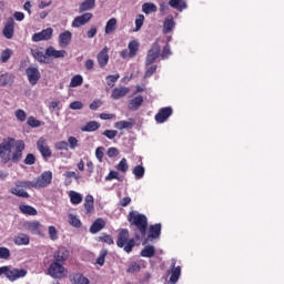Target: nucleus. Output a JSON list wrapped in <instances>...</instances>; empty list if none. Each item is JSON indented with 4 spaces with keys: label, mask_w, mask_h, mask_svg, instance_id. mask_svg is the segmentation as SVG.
Here are the masks:
<instances>
[{
    "label": "nucleus",
    "mask_w": 284,
    "mask_h": 284,
    "mask_svg": "<svg viewBox=\"0 0 284 284\" xmlns=\"http://www.w3.org/2000/svg\"><path fill=\"white\" fill-rule=\"evenodd\" d=\"M103 227H105V220L99 217L92 223V225L90 227V232H91V234H97V233L101 232V230H103Z\"/></svg>",
    "instance_id": "4be33fe9"
},
{
    "label": "nucleus",
    "mask_w": 284,
    "mask_h": 284,
    "mask_svg": "<svg viewBox=\"0 0 284 284\" xmlns=\"http://www.w3.org/2000/svg\"><path fill=\"white\" fill-rule=\"evenodd\" d=\"M116 81H119V74L106 77V84L109 85V88H114Z\"/></svg>",
    "instance_id": "603ef678"
},
{
    "label": "nucleus",
    "mask_w": 284,
    "mask_h": 284,
    "mask_svg": "<svg viewBox=\"0 0 284 284\" xmlns=\"http://www.w3.org/2000/svg\"><path fill=\"white\" fill-rule=\"evenodd\" d=\"M49 236L51 241H58L59 240V231H57V227L49 226Z\"/></svg>",
    "instance_id": "3c124183"
},
{
    "label": "nucleus",
    "mask_w": 284,
    "mask_h": 284,
    "mask_svg": "<svg viewBox=\"0 0 284 284\" xmlns=\"http://www.w3.org/2000/svg\"><path fill=\"white\" fill-rule=\"evenodd\" d=\"M91 19H92V13H84L82 16L75 17L71 26L72 28H81V26H85V23H90Z\"/></svg>",
    "instance_id": "4468645a"
},
{
    "label": "nucleus",
    "mask_w": 284,
    "mask_h": 284,
    "mask_svg": "<svg viewBox=\"0 0 284 284\" xmlns=\"http://www.w3.org/2000/svg\"><path fill=\"white\" fill-rule=\"evenodd\" d=\"M68 143L71 150H77V148H79V140L74 136H69Z\"/></svg>",
    "instance_id": "5fc2aeb1"
},
{
    "label": "nucleus",
    "mask_w": 284,
    "mask_h": 284,
    "mask_svg": "<svg viewBox=\"0 0 284 284\" xmlns=\"http://www.w3.org/2000/svg\"><path fill=\"white\" fill-rule=\"evenodd\" d=\"M27 125H29L30 128H41V121L37 120V118L34 116H29Z\"/></svg>",
    "instance_id": "09e8293b"
},
{
    "label": "nucleus",
    "mask_w": 284,
    "mask_h": 284,
    "mask_svg": "<svg viewBox=\"0 0 284 284\" xmlns=\"http://www.w3.org/2000/svg\"><path fill=\"white\" fill-rule=\"evenodd\" d=\"M115 30H116V18H111L105 24L104 32L105 34H112V32H114Z\"/></svg>",
    "instance_id": "7c9ffc66"
},
{
    "label": "nucleus",
    "mask_w": 284,
    "mask_h": 284,
    "mask_svg": "<svg viewBox=\"0 0 284 284\" xmlns=\"http://www.w3.org/2000/svg\"><path fill=\"white\" fill-rule=\"evenodd\" d=\"M3 34L7 39H12V37H14V19H8L7 24L3 29Z\"/></svg>",
    "instance_id": "412c9836"
},
{
    "label": "nucleus",
    "mask_w": 284,
    "mask_h": 284,
    "mask_svg": "<svg viewBox=\"0 0 284 284\" xmlns=\"http://www.w3.org/2000/svg\"><path fill=\"white\" fill-rule=\"evenodd\" d=\"M129 52H130V59L136 57V52H139V41L132 40L129 42Z\"/></svg>",
    "instance_id": "f704fd0d"
},
{
    "label": "nucleus",
    "mask_w": 284,
    "mask_h": 284,
    "mask_svg": "<svg viewBox=\"0 0 284 284\" xmlns=\"http://www.w3.org/2000/svg\"><path fill=\"white\" fill-rule=\"evenodd\" d=\"M65 176V185H70V183H72V179H74L75 181H79L81 179V175L77 174V172L74 171H67L64 173Z\"/></svg>",
    "instance_id": "473e14b6"
},
{
    "label": "nucleus",
    "mask_w": 284,
    "mask_h": 284,
    "mask_svg": "<svg viewBox=\"0 0 284 284\" xmlns=\"http://www.w3.org/2000/svg\"><path fill=\"white\" fill-rule=\"evenodd\" d=\"M0 258L3 261L10 258V250L8 247H0Z\"/></svg>",
    "instance_id": "864d4df0"
},
{
    "label": "nucleus",
    "mask_w": 284,
    "mask_h": 284,
    "mask_svg": "<svg viewBox=\"0 0 284 284\" xmlns=\"http://www.w3.org/2000/svg\"><path fill=\"white\" fill-rule=\"evenodd\" d=\"M133 174L138 180L143 179V176H145V168H143L142 165L134 166Z\"/></svg>",
    "instance_id": "79ce46f5"
},
{
    "label": "nucleus",
    "mask_w": 284,
    "mask_h": 284,
    "mask_svg": "<svg viewBox=\"0 0 284 284\" xmlns=\"http://www.w3.org/2000/svg\"><path fill=\"white\" fill-rule=\"evenodd\" d=\"M28 276V271L26 268H17L12 265L7 266V275L6 278L11 283L14 281H19V278H26Z\"/></svg>",
    "instance_id": "423d86ee"
},
{
    "label": "nucleus",
    "mask_w": 284,
    "mask_h": 284,
    "mask_svg": "<svg viewBox=\"0 0 284 284\" xmlns=\"http://www.w3.org/2000/svg\"><path fill=\"white\" fill-rule=\"evenodd\" d=\"M116 245L118 247H123L126 254H130V252H132V250L134 248L135 242H134V239L130 240V231L125 229L120 231L118 235Z\"/></svg>",
    "instance_id": "7ed1b4c3"
},
{
    "label": "nucleus",
    "mask_w": 284,
    "mask_h": 284,
    "mask_svg": "<svg viewBox=\"0 0 284 284\" xmlns=\"http://www.w3.org/2000/svg\"><path fill=\"white\" fill-rule=\"evenodd\" d=\"M27 190H32L30 181H17L10 189V194L19 196L20 199H30V194L26 192Z\"/></svg>",
    "instance_id": "39448f33"
},
{
    "label": "nucleus",
    "mask_w": 284,
    "mask_h": 284,
    "mask_svg": "<svg viewBox=\"0 0 284 284\" xmlns=\"http://www.w3.org/2000/svg\"><path fill=\"white\" fill-rule=\"evenodd\" d=\"M130 93V89L128 87H120L113 89L111 93V98L114 99V101H118V99H123L126 94Z\"/></svg>",
    "instance_id": "6ab92c4d"
},
{
    "label": "nucleus",
    "mask_w": 284,
    "mask_h": 284,
    "mask_svg": "<svg viewBox=\"0 0 284 284\" xmlns=\"http://www.w3.org/2000/svg\"><path fill=\"white\" fill-rule=\"evenodd\" d=\"M97 3V0H85L80 4V12H88V10H92Z\"/></svg>",
    "instance_id": "e433bc0d"
},
{
    "label": "nucleus",
    "mask_w": 284,
    "mask_h": 284,
    "mask_svg": "<svg viewBox=\"0 0 284 284\" xmlns=\"http://www.w3.org/2000/svg\"><path fill=\"white\" fill-rule=\"evenodd\" d=\"M84 209L87 210L88 214L94 212V196L87 195L84 199Z\"/></svg>",
    "instance_id": "c85d7f7f"
},
{
    "label": "nucleus",
    "mask_w": 284,
    "mask_h": 284,
    "mask_svg": "<svg viewBox=\"0 0 284 284\" xmlns=\"http://www.w3.org/2000/svg\"><path fill=\"white\" fill-rule=\"evenodd\" d=\"M37 148L40 154L43 156V159H50V156H52V150H50V146L48 145V141L45 140V138H40L38 140Z\"/></svg>",
    "instance_id": "9b49d317"
},
{
    "label": "nucleus",
    "mask_w": 284,
    "mask_h": 284,
    "mask_svg": "<svg viewBox=\"0 0 284 284\" xmlns=\"http://www.w3.org/2000/svg\"><path fill=\"white\" fill-rule=\"evenodd\" d=\"M19 210L22 214H27V216H37L38 214L37 209L26 204L20 205Z\"/></svg>",
    "instance_id": "cd10ccee"
},
{
    "label": "nucleus",
    "mask_w": 284,
    "mask_h": 284,
    "mask_svg": "<svg viewBox=\"0 0 284 284\" xmlns=\"http://www.w3.org/2000/svg\"><path fill=\"white\" fill-rule=\"evenodd\" d=\"M52 183V172L44 171L40 176L36 178L32 181H29V185L31 190H43V187H48Z\"/></svg>",
    "instance_id": "20e7f679"
},
{
    "label": "nucleus",
    "mask_w": 284,
    "mask_h": 284,
    "mask_svg": "<svg viewBox=\"0 0 284 284\" xmlns=\"http://www.w3.org/2000/svg\"><path fill=\"white\" fill-rule=\"evenodd\" d=\"M129 222L131 225H135L141 232V235L145 237V232L148 231V217L136 211H132L129 214Z\"/></svg>",
    "instance_id": "f03ea898"
},
{
    "label": "nucleus",
    "mask_w": 284,
    "mask_h": 284,
    "mask_svg": "<svg viewBox=\"0 0 284 284\" xmlns=\"http://www.w3.org/2000/svg\"><path fill=\"white\" fill-rule=\"evenodd\" d=\"M10 57H12V49H6L1 52L0 61H2V63H8Z\"/></svg>",
    "instance_id": "49530a36"
},
{
    "label": "nucleus",
    "mask_w": 284,
    "mask_h": 284,
    "mask_svg": "<svg viewBox=\"0 0 284 284\" xmlns=\"http://www.w3.org/2000/svg\"><path fill=\"white\" fill-rule=\"evenodd\" d=\"M59 105H61L60 101H52L49 104L50 112H54V110H59Z\"/></svg>",
    "instance_id": "338daca9"
},
{
    "label": "nucleus",
    "mask_w": 284,
    "mask_h": 284,
    "mask_svg": "<svg viewBox=\"0 0 284 284\" xmlns=\"http://www.w3.org/2000/svg\"><path fill=\"white\" fill-rule=\"evenodd\" d=\"M73 284H90V280L83 274H75L72 278Z\"/></svg>",
    "instance_id": "a19ab883"
},
{
    "label": "nucleus",
    "mask_w": 284,
    "mask_h": 284,
    "mask_svg": "<svg viewBox=\"0 0 284 284\" xmlns=\"http://www.w3.org/2000/svg\"><path fill=\"white\" fill-rule=\"evenodd\" d=\"M171 266H172V270H171L170 283L176 284L179 282V278H181V266H176L175 261L172 262Z\"/></svg>",
    "instance_id": "a211bd4d"
},
{
    "label": "nucleus",
    "mask_w": 284,
    "mask_h": 284,
    "mask_svg": "<svg viewBox=\"0 0 284 284\" xmlns=\"http://www.w3.org/2000/svg\"><path fill=\"white\" fill-rule=\"evenodd\" d=\"M69 223L73 227H79L81 225V220L74 214H69Z\"/></svg>",
    "instance_id": "8fccbe9b"
},
{
    "label": "nucleus",
    "mask_w": 284,
    "mask_h": 284,
    "mask_svg": "<svg viewBox=\"0 0 284 284\" xmlns=\"http://www.w3.org/2000/svg\"><path fill=\"white\" fill-rule=\"evenodd\" d=\"M108 256V250H102L98 256V258L95 260L97 265H100L101 267H103V265H105V257Z\"/></svg>",
    "instance_id": "a18cd8bd"
},
{
    "label": "nucleus",
    "mask_w": 284,
    "mask_h": 284,
    "mask_svg": "<svg viewBox=\"0 0 284 284\" xmlns=\"http://www.w3.org/2000/svg\"><path fill=\"white\" fill-rule=\"evenodd\" d=\"M156 10H159V8L152 2H145L142 4V12H144V14H152V12H156Z\"/></svg>",
    "instance_id": "2f4dec72"
},
{
    "label": "nucleus",
    "mask_w": 284,
    "mask_h": 284,
    "mask_svg": "<svg viewBox=\"0 0 284 284\" xmlns=\"http://www.w3.org/2000/svg\"><path fill=\"white\" fill-rule=\"evenodd\" d=\"M26 74L30 85H37V83H39V79H41V72L36 67H29L26 70Z\"/></svg>",
    "instance_id": "f8f14e48"
},
{
    "label": "nucleus",
    "mask_w": 284,
    "mask_h": 284,
    "mask_svg": "<svg viewBox=\"0 0 284 284\" xmlns=\"http://www.w3.org/2000/svg\"><path fill=\"white\" fill-rule=\"evenodd\" d=\"M101 105H103V103L101 102V100H94L90 105V110H99V108H101Z\"/></svg>",
    "instance_id": "69168bd1"
},
{
    "label": "nucleus",
    "mask_w": 284,
    "mask_h": 284,
    "mask_svg": "<svg viewBox=\"0 0 284 284\" xmlns=\"http://www.w3.org/2000/svg\"><path fill=\"white\" fill-rule=\"evenodd\" d=\"M83 109V102L81 101H74L70 104V110H82Z\"/></svg>",
    "instance_id": "052dcab7"
},
{
    "label": "nucleus",
    "mask_w": 284,
    "mask_h": 284,
    "mask_svg": "<svg viewBox=\"0 0 284 284\" xmlns=\"http://www.w3.org/2000/svg\"><path fill=\"white\" fill-rule=\"evenodd\" d=\"M54 30L52 28H47L32 36L33 43H39V41H50L52 39Z\"/></svg>",
    "instance_id": "9d476101"
},
{
    "label": "nucleus",
    "mask_w": 284,
    "mask_h": 284,
    "mask_svg": "<svg viewBox=\"0 0 284 284\" xmlns=\"http://www.w3.org/2000/svg\"><path fill=\"white\" fill-rule=\"evenodd\" d=\"M116 130H132L134 128V120L129 121L122 120L114 123Z\"/></svg>",
    "instance_id": "5701e85b"
},
{
    "label": "nucleus",
    "mask_w": 284,
    "mask_h": 284,
    "mask_svg": "<svg viewBox=\"0 0 284 284\" xmlns=\"http://www.w3.org/2000/svg\"><path fill=\"white\" fill-rule=\"evenodd\" d=\"M141 271V265L139 263L134 262L130 265L128 272L134 273V272H140Z\"/></svg>",
    "instance_id": "0e129e2a"
},
{
    "label": "nucleus",
    "mask_w": 284,
    "mask_h": 284,
    "mask_svg": "<svg viewBox=\"0 0 284 284\" xmlns=\"http://www.w3.org/2000/svg\"><path fill=\"white\" fill-rule=\"evenodd\" d=\"M84 67H85L87 70H94V60L88 59L84 62Z\"/></svg>",
    "instance_id": "774afa93"
},
{
    "label": "nucleus",
    "mask_w": 284,
    "mask_h": 284,
    "mask_svg": "<svg viewBox=\"0 0 284 284\" xmlns=\"http://www.w3.org/2000/svg\"><path fill=\"white\" fill-rule=\"evenodd\" d=\"M48 272L52 278H65V276H68V270L60 262L53 261L49 266Z\"/></svg>",
    "instance_id": "0eeeda50"
},
{
    "label": "nucleus",
    "mask_w": 284,
    "mask_h": 284,
    "mask_svg": "<svg viewBox=\"0 0 284 284\" xmlns=\"http://www.w3.org/2000/svg\"><path fill=\"white\" fill-rule=\"evenodd\" d=\"M155 252H156V248H154V246L152 245H149L141 251V256H143L144 258H152Z\"/></svg>",
    "instance_id": "c9c22d12"
},
{
    "label": "nucleus",
    "mask_w": 284,
    "mask_h": 284,
    "mask_svg": "<svg viewBox=\"0 0 284 284\" xmlns=\"http://www.w3.org/2000/svg\"><path fill=\"white\" fill-rule=\"evenodd\" d=\"M104 152H105V149L102 148V146H100V148H98V149L95 150V156H97L98 161H100V163H101V161H103V154H104Z\"/></svg>",
    "instance_id": "bf43d9fd"
},
{
    "label": "nucleus",
    "mask_w": 284,
    "mask_h": 284,
    "mask_svg": "<svg viewBox=\"0 0 284 284\" xmlns=\"http://www.w3.org/2000/svg\"><path fill=\"white\" fill-rule=\"evenodd\" d=\"M23 150H26V143L22 140L16 141L8 138L0 144V159L3 163H8V161L19 163L23 156Z\"/></svg>",
    "instance_id": "f257e3e1"
},
{
    "label": "nucleus",
    "mask_w": 284,
    "mask_h": 284,
    "mask_svg": "<svg viewBox=\"0 0 284 284\" xmlns=\"http://www.w3.org/2000/svg\"><path fill=\"white\" fill-rule=\"evenodd\" d=\"M149 232V239H159L161 236V224L151 225Z\"/></svg>",
    "instance_id": "c756f323"
},
{
    "label": "nucleus",
    "mask_w": 284,
    "mask_h": 284,
    "mask_svg": "<svg viewBox=\"0 0 284 284\" xmlns=\"http://www.w3.org/2000/svg\"><path fill=\"white\" fill-rule=\"evenodd\" d=\"M161 57V44L159 42L153 43L151 50L148 52L145 64L152 65L158 58Z\"/></svg>",
    "instance_id": "1a4fd4ad"
},
{
    "label": "nucleus",
    "mask_w": 284,
    "mask_h": 284,
    "mask_svg": "<svg viewBox=\"0 0 284 284\" xmlns=\"http://www.w3.org/2000/svg\"><path fill=\"white\" fill-rule=\"evenodd\" d=\"M106 154H108V156H110V159H112L114 156H119V149L109 148Z\"/></svg>",
    "instance_id": "680f3d73"
},
{
    "label": "nucleus",
    "mask_w": 284,
    "mask_h": 284,
    "mask_svg": "<svg viewBox=\"0 0 284 284\" xmlns=\"http://www.w3.org/2000/svg\"><path fill=\"white\" fill-rule=\"evenodd\" d=\"M14 116L21 123H23V121H26V119H28V114L26 113V111H23L21 109L16 110Z\"/></svg>",
    "instance_id": "de8ad7c7"
},
{
    "label": "nucleus",
    "mask_w": 284,
    "mask_h": 284,
    "mask_svg": "<svg viewBox=\"0 0 284 284\" xmlns=\"http://www.w3.org/2000/svg\"><path fill=\"white\" fill-rule=\"evenodd\" d=\"M80 85H83V75L77 74L71 79L69 87L79 88Z\"/></svg>",
    "instance_id": "ea45409f"
},
{
    "label": "nucleus",
    "mask_w": 284,
    "mask_h": 284,
    "mask_svg": "<svg viewBox=\"0 0 284 284\" xmlns=\"http://www.w3.org/2000/svg\"><path fill=\"white\" fill-rule=\"evenodd\" d=\"M72 42V32H70L69 30L63 31L62 33L59 34V47L60 48H68V45H70V43Z\"/></svg>",
    "instance_id": "dca6fc26"
},
{
    "label": "nucleus",
    "mask_w": 284,
    "mask_h": 284,
    "mask_svg": "<svg viewBox=\"0 0 284 284\" xmlns=\"http://www.w3.org/2000/svg\"><path fill=\"white\" fill-rule=\"evenodd\" d=\"M16 245H30V236L26 233H20L13 239Z\"/></svg>",
    "instance_id": "b1692460"
},
{
    "label": "nucleus",
    "mask_w": 284,
    "mask_h": 284,
    "mask_svg": "<svg viewBox=\"0 0 284 284\" xmlns=\"http://www.w3.org/2000/svg\"><path fill=\"white\" fill-rule=\"evenodd\" d=\"M115 179L116 181H121V178H119V172L116 171H111L106 176L105 181H113Z\"/></svg>",
    "instance_id": "4d7b16f0"
},
{
    "label": "nucleus",
    "mask_w": 284,
    "mask_h": 284,
    "mask_svg": "<svg viewBox=\"0 0 284 284\" xmlns=\"http://www.w3.org/2000/svg\"><path fill=\"white\" fill-rule=\"evenodd\" d=\"M69 199L72 205H80V203H83V195L77 191H70Z\"/></svg>",
    "instance_id": "393cba45"
},
{
    "label": "nucleus",
    "mask_w": 284,
    "mask_h": 284,
    "mask_svg": "<svg viewBox=\"0 0 284 284\" xmlns=\"http://www.w3.org/2000/svg\"><path fill=\"white\" fill-rule=\"evenodd\" d=\"M45 54L49 59H65V57H68V51L57 50L54 47H49L45 49Z\"/></svg>",
    "instance_id": "ddd939ff"
},
{
    "label": "nucleus",
    "mask_w": 284,
    "mask_h": 284,
    "mask_svg": "<svg viewBox=\"0 0 284 284\" xmlns=\"http://www.w3.org/2000/svg\"><path fill=\"white\" fill-rule=\"evenodd\" d=\"M99 241H102V243H106V245H114V240H112V236L110 235L100 236Z\"/></svg>",
    "instance_id": "13d9d810"
},
{
    "label": "nucleus",
    "mask_w": 284,
    "mask_h": 284,
    "mask_svg": "<svg viewBox=\"0 0 284 284\" xmlns=\"http://www.w3.org/2000/svg\"><path fill=\"white\" fill-rule=\"evenodd\" d=\"M24 230L30 232L31 234H36L37 236H45V232L43 231V225L39 223V221H28L23 224Z\"/></svg>",
    "instance_id": "6e6552de"
},
{
    "label": "nucleus",
    "mask_w": 284,
    "mask_h": 284,
    "mask_svg": "<svg viewBox=\"0 0 284 284\" xmlns=\"http://www.w3.org/2000/svg\"><path fill=\"white\" fill-rule=\"evenodd\" d=\"M108 61H110V55H108V47H104L98 54V63L100 68H105L108 65Z\"/></svg>",
    "instance_id": "aec40b11"
},
{
    "label": "nucleus",
    "mask_w": 284,
    "mask_h": 284,
    "mask_svg": "<svg viewBox=\"0 0 284 284\" xmlns=\"http://www.w3.org/2000/svg\"><path fill=\"white\" fill-rule=\"evenodd\" d=\"M140 105H143V97H141V95H139L130 101L129 110H139Z\"/></svg>",
    "instance_id": "72a5a7b5"
},
{
    "label": "nucleus",
    "mask_w": 284,
    "mask_h": 284,
    "mask_svg": "<svg viewBox=\"0 0 284 284\" xmlns=\"http://www.w3.org/2000/svg\"><path fill=\"white\" fill-rule=\"evenodd\" d=\"M103 136H106V139H114L116 134H119V131L116 130H105L103 133Z\"/></svg>",
    "instance_id": "6e6d98bb"
},
{
    "label": "nucleus",
    "mask_w": 284,
    "mask_h": 284,
    "mask_svg": "<svg viewBox=\"0 0 284 284\" xmlns=\"http://www.w3.org/2000/svg\"><path fill=\"white\" fill-rule=\"evenodd\" d=\"M55 150H68V142L60 141L54 144Z\"/></svg>",
    "instance_id": "e2e57ef3"
},
{
    "label": "nucleus",
    "mask_w": 284,
    "mask_h": 284,
    "mask_svg": "<svg viewBox=\"0 0 284 284\" xmlns=\"http://www.w3.org/2000/svg\"><path fill=\"white\" fill-rule=\"evenodd\" d=\"M115 168L118 172H123V173L130 170V165H128V160L125 158H123Z\"/></svg>",
    "instance_id": "c03bdc74"
},
{
    "label": "nucleus",
    "mask_w": 284,
    "mask_h": 284,
    "mask_svg": "<svg viewBox=\"0 0 284 284\" xmlns=\"http://www.w3.org/2000/svg\"><path fill=\"white\" fill-rule=\"evenodd\" d=\"M145 22V16L143 14H138L135 18V28H134V32H139V30H141V28H143V23Z\"/></svg>",
    "instance_id": "37998d69"
},
{
    "label": "nucleus",
    "mask_w": 284,
    "mask_h": 284,
    "mask_svg": "<svg viewBox=\"0 0 284 284\" xmlns=\"http://www.w3.org/2000/svg\"><path fill=\"white\" fill-rule=\"evenodd\" d=\"M68 256H70V252L65 247H59L53 254V262L63 264L64 261H68Z\"/></svg>",
    "instance_id": "2eb2a0df"
},
{
    "label": "nucleus",
    "mask_w": 284,
    "mask_h": 284,
    "mask_svg": "<svg viewBox=\"0 0 284 284\" xmlns=\"http://www.w3.org/2000/svg\"><path fill=\"white\" fill-rule=\"evenodd\" d=\"M33 57L36 61H39V63H50L48 54H45V52L43 53V51H40V50L33 51Z\"/></svg>",
    "instance_id": "bb28decb"
},
{
    "label": "nucleus",
    "mask_w": 284,
    "mask_h": 284,
    "mask_svg": "<svg viewBox=\"0 0 284 284\" xmlns=\"http://www.w3.org/2000/svg\"><path fill=\"white\" fill-rule=\"evenodd\" d=\"M98 128H101L99 122L91 121V122L87 123V125L83 126L81 130H82V132H97Z\"/></svg>",
    "instance_id": "58836bf2"
},
{
    "label": "nucleus",
    "mask_w": 284,
    "mask_h": 284,
    "mask_svg": "<svg viewBox=\"0 0 284 284\" xmlns=\"http://www.w3.org/2000/svg\"><path fill=\"white\" fill-rule=\"evenodd\" d=\"M170 116H172V108L166 106L159 111V113L155 115V121L158 123H165Z\"/></svg>",
    "instance_id": "f3484780"
},
{
    "label": "nucleus",
    "mask_w": 284,
    "mask_h": 284,
    "mask_svg": "<svg viewBox=\"0 0 284 284\" xmlns=\"http://www.w3.org/2000/svg\"><path fill=\"white\" fill-rule=\"evenodd\" d=\"M169 6L175 10H179L180 12H183V10L187 8V3H185L184 0H170Z\"/></svg>",
    "instance_id": "a878e982"
},
{
    "label": "nucleus",
    "mask_w": 284,
    "mask_h": 284,
    "mask_svg": "<svg viewBox=\"0 0 284 284\" xmlns=\"http://www.w3.org/2000/svg\"><path fill=\"white\" fill-rule=\"evenodd\" d=\"M174 26H176V23H174V19H165L163 24L164 34L172 32V30H174Z\"/></svg>",
    "instance_id": "4c0bfd02"
}]
</instances>
